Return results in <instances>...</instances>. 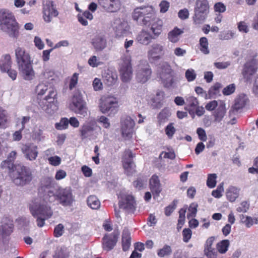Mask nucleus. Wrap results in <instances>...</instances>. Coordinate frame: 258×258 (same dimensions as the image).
<instances>
[{
    "label": "nucleus",
    "mask_w": 258,
    "mask_h": 258,
    "mask_svg": "<svg viewBox=\"0 0 258 258\" xmlns=\"http://www.w3.org/2000/svg\"><path fill=\"white\" fill-rule=\"evenodd\" d=\"M48 200L50 203L57 200L63 207L71 206L75 202V196L71 187L57 186L48 191Z\"/></svg>",
    "instance_id": "20e7f679"
},
{
    "label": "nucleus",
    "mask_w": 258,
    "mask_h": 258,
    "mask_svg": "<svg viewBox=\"0 0 258 258\" xmlns=\"http://www.w3.org/2000/svg\"><path fill=\"white\" fill-rule=\"evenodd\" d=\"M192 235L191 230L189 228H185L182 231L183 241L188 242L191 238Z\"/></svg>",
    "instance_id": "e2e57ef3"
},
{
    "label": "nucleus",
    "mask_w": 258,
    "mask_h": 258,
    "mask_svg": "<svg viewBox=\"0 0 258 258\" xmlns=\"http://www.w3.org/2000/svg\"><path fill=\"white\" fill-rule=\"evenodd\" d=\"M121 63L120 64L119 73L122 82H130L133 76V70L130 55H123L121 57Z\"/></svg>",
    "instance_id": "9b49d317"
},
{
    "label": "nucleus",
    "mask_w": 258,
    "mask_h": 258,
    "mask_svg": "<svg viewBox=\"0 0 258 258\" xmlns=\"http://www.w3.org/2000/svg\"><path fill=\"white\" fill-rule=\"evenodd\" d=\"M134 20L148 26L153 34L158 36L162 32L163 22L157 18L152 6L136 8L132 14Z\"/></svg>",
    "instance_id": "f257e3e1"
},
{
    "label": "nucleus",
    "mask_w": 258,
    "mask_h": 258,
    "mask_svg": "<svg viewBox=\"0 0 258 258\" xmlns=\"http://www.w3.org/2000/svg\"><path fill=\"white\" fill-rule=\"evenodd\" d=\"M249 204L246 201H243L241 203L240 206L237 208V211L238 212L245 213L249 209Z\"/></svg>",
    "instance_id": "338daca9"
},
{
    "label": "nucleus",
    "mask_w": 258,
    "mask_h": 258,
    "mask_svg": "<svg viewBox=\"0 0 258 258\" xmlns=\"http://www.w3.org/2000/svg\"><path fill=\"white\" fill-rule=\"evenodd\" d=\"M150 187L154 198L158 197L161 191V187L158 177L154 175L150 180Z\"/></svg>",
    "instance_id": "393cba45"
},
{
    "label": "nucleus",
    "mask_w": 258,
    "mask_h": 258,
    "mask_svg": "<svg viewBox=\"0 0 258 258\" xmlns=\"http://www.w3.org/2000/svg\"><path fill=\"white\" fill-rule=\"evenodd\" d=\"M68 254L66 250L62 248H57L55 254L53 255L54 258H67Z\"/></svg>",
    "instance_id": "13d9d810"
},
{
    "label": "nucleus",
    "mask_w": 258,
    "mask_h": 258,
    "mask_svg": "<svg viewBox=\"0 0 258 258\" xmlns=\"http://www.w3.org/2000/svg\"><path fill=\"white\" fill-rule=\"evenodd\" d=\"M257 69L258 64L257 61L255 59H251L245 63L242 74L247 83H251L253 76L257 71Z\"/></svg>",
    "instance_id": "2eb2a0df"
},
{
    "label": "nucleus",
    "mask_w": 258,
    "mask_h": 258,
    "mask_svg": "<svg viewBox=\"0 0 258 258\" xmlns=\"http://www.w3.org/2000/svg\"><path fill=\"white\" fill-rule=\"evenodd\" d=\"M153 39L150 33L146 30H143L137 36V41L143 45H147Z\"/></svg>",
    "instance_id": "cd10ccee"
},
{
    "label": "nucleus",
    "mask_w": 258,
    "mask_h": 258,
    "mask_svg": "<svg viewBox=\"0 0 258 258\" xmlns=\"http://www.w3.org/2000/svg\"><path fill=\"white\" fill-rule=\"evenodd\" d=\"M165 46L160 43H153L149 47L147 57L151 63L159 60L165 54Z\"/></svg>",
    "instance_id": "ddd939ff"
},
{
    "label": "nucleus",
    "mask_w": 258,
    "mask_h": 258,
    "mask_svg": "<svg viewBox=\"0 0 258 258\" xmlns=\"http://www.w3.org/2000/svg\"><path fill=\"white\" fill-rule=\"evenodd\" d=\"M122 246L123 251L128 250L131 246V237L127 231H124L122 233Z\"/></svg>",
    "instance_id": "79ce46f5"
},
{
    "label": "nucleus",
    "mask_w": 258,
    "mask_h": 258,
    "mask_svg": "<svg viewBox=\"0 0 258 258\" xmlns=\"http://www.w3.org/2000/svg\"><path fill=\"white\" fill-rule=\"evenodd\" d=\"M235 90V86L234 84H232L228 85L225 87L223 90V94L224 95H229L232 94Z\"/></svg>",
    "instance_id": "0e129e2a"
},
{
    "label": "nucleus",
    "mask_w": 258,
    "mask_h": 258,
    "mask_svg": "<svg viewBox=\"0 0 258 258\" xmlns=\"http://www.w3.org/2000/svg\"><path fill=\"white\" fill-rule=\"evenodd\" d=\"M0 29L11 37L17 38L19 35L18 23L14 15L8 11H0Z\"/></svg>",
    "instance_id": "39448f33"
},
{
    "label": "nucleus",
    "mask_w": 258,
    "mask_h": 258,
    "mask_svg": "<svg viewBox=\"0 0 258 258\" xmlns=\"http://www.w3.org/2000/svg\"><path fill=\"white\" fill-rule=\"evenodd\" d=\"M194 10L209 12V6L208 1L197 0Z\"/></svg>",
    "instance_id": "a19ab883"
},
{
    "label": "nucleus",
    "mask_w": 258,
    "mask_h": 258,
    "mask_svg": "<svg viewBox=\"0 0 258 258\" xmlns=\"http://www.w3.org/2000/svg\"><path fill=\"white\" fill-rule=\"evenodd\" d=\"M183 32V29H181L175 27L173 30L168 32L167 34V39L171 43H177L179 41L181 36Z\"/></svg>",
    "instance_id": "a878e982"
},
{
    "label": "nucleus",
    "mask_w": 258,
    "mask_h": 258,
    "mask_svg": "<svg viewBox=\"0 0 258 258\" xmlns=\"http://www.w3.org/2000/svg\"><path fill=\"white\" fill-rule=\"evenodd\" d=\"M240 189L233 186H230L226 191V197L231 202H234L238 197Z\"/></svg>",
    "instance_id": "473e14b6"
},
{
    "label": "nucleus",
    "mask_w": 258,
    "mask_h": 258,
    "mask_svg": "<svg viewBox=\"0 0 258 258\" xmlns=\"http://www.w3.org/2000/svg\"><path fill=\"white\" fill-rule=\"evenodd\" d=\"M98 5L106 12L115 13L121 8L120 0H98Z\"/></svg>",
    "instance_id": "f3484780"
},
{
    "label": "nucleus",
    "mask_w": 258,
    "mask_h": 258,
    "mask_svg": "<svg viewBox=\"0 0 258 258\" xmlns=\"http://www.w3.org/2000/svg\"><path fill=\"white\" fill-rule=\"evenodd\" d=\"M99 107L102 113L113 116L117 112L119 107L118 99L111 95H103L99 99Z\"/></svg>",
    "instance_id": "0eeeda50"
},
{
    "label": "nucleus",
    "mask_w": 258,
    "mask_h": 258,
    "mask_svg": "<svg viewBox=\"0 0 258 258\" xmlns=\"http://www.w3.org/2000/svg\"><path fill=\"white\" fill-rule=\"evenodd\" d=\"M56 96V91L54 89H50L48 95L39 103L40 106L48 114H53L57 109L55 101Z\"/></svg>",
    "instance_id": "1a4fd4ad"
},
{
    "label": "nucleus",
    "mask_w": 258,
    "mask_h": 258,
    "mask_svg": "<svg viewBox=\"0 0 258 258\" xmlns=\"http://www.w3.org/2000/svg\"><path fill=\"white\" fill-rule=\"evenodd\" d=\"M70 108L76 113L83 117L87 115L88 108L86 103L83 100L82 94L79 91L75 92L72 96Z\"/></svg>",
    "instance_id": "6e6552de"
},
{
    "label": "nucleus",
    "mask_w": 258,
    "mask_h": 258,
    "mask_svg": "<svg viewBox=\"0 0 258 258\" xmlns=\"http://www.w3.org/2000/svg\"><path fill=\"white\" fill-rule=\"evenodd\" d=\"M198 205L196 203H192L188 208L189 213L187 215V218L188 219L195 217L197 213V208Z\"/></svg>",
    "instance_id": "de8ad7c7"
},
{
    "label": "nucleus",
    "mask_w": 258,
    "mask_h": 258,
    "mask_svg": "<svg viewBox=\"0 0 258 258\" xmlns=\"http://www.w3.org/2000/svg\"><path fill=\"white\" fill-rule=\"evenodd\" d=\"M118 234L114 232L106 234L102 238V245L103 250L109 251L112 250L116 244Z\"/></svg>",
    "instance_id": "aec40b11"
},
{
    "label": "nucleus",
    "mask_w": 258,
    "mask_h": 258,
    "mask_svg": "<svg viewBox=\"0 0 258 258\" xmlns=\"http://www.w3.org/2000/svg\"><path fill=\"white\" fill-rule=\"evenodd\" d=\"M164 95L163 91L160 90L157 91L156 96L151 99V106L153 108H158L161 107V101L163 100Z\"/></svg>",
    "instance_id": "2f4dec72"
},
{
    "label": "nucleus",
    "mask_w": 258,
    "mask_h": 258,
    "mask_svg": "<svg viewBox=\"0 0 258 258\" xmlns=\"http://www.w3.org/2000/svg\"><path fill=\"white\" fill-rule=\"evenodd\" d=\"M216 178L217 175L216 174L213 173L208 175V179L207 180V185L209 187L212 188L216 186Z\"/></svg>",
    "instance_id": "6e6d98bb"
},
{
    "label": "nucleus",
    "mask_w": 258,
    "mask_h": 258,
    "mask_svg": "<svg viewBox=\"0 0 258 258\" xmlns=\"http://www.w3.org/2000/svg\"><path fill=\"white\" fill-rule=\"evenodd\" d=\"M186 101L187 104V106L186 107V108H187L188 107H191L194 109L199 105V102L197 98L192 96H189L186 97Z\"/></svg>",
    "instance_id": "8fccbe9b"
},
{
    "label": "nucleus",
    "mask_w": 258,
    "mask_h": 258,
    "mask_svg": "<svg viewBox=\"0 0 258 258\" xmlns=\"http://www.w3.org/2000/svg\"><path fill=\"white\" fill-rule=\"evenodd\" d=\"M17 153L16 151H12L8 155L7 160L3 161L2 163V166L5 167L7 166L8 168H10L11 166L12 168L14 166L13 165V162L16 158Z\"/></svg>",
    "instance_id": "c03bdc74"
},
{
    "label": "nucleus",
    "mask_w": 258,
    "mask_h": 258,
    "mask_svg": "<svg viewBox=\"0 0 258 258\" xmlns=\"http://www.w3.org/2000/svg\"><path fill=\"white\" fill-rule=\"evenodd\" d=\"M79 74L75 73L72 76L69 84V88L71 90L75 88L78 83Z\"/></svg>",
    "instance_id": "69168bd1"
},
{
    "label": "nucleus",
    "mask_w": 258,
    "mask_h": 258,
    "mask_svg": "<svg viewBox=\"0 0 258 258\" xmlns=\"http://www.w3.org/2000/svg\"><path fill=\"white\" fill-rule=\"evenodd\" d=\"M48 84V82L40 80L35 88V92L38 96H42L45 94L47 91H49L50 89H53L49 87Z\"/></svg>",
    "instance_id": "c756f323"
},
{
    "label": "nucleus",
    "mask_w": 258,
    "mask_h": 258,
    "mask_svg": "<svg viewBox=\"0 0 258 258\" xmlns=\"http://www.w3.org/2000/svg\"><path fill=\"white\" fill-rule=\"evenodd\" d=\"M41 185L46 188V199L48 200V191L53 188H57L55 187V182L52 177H44L41 180Z\"/></svg>",
    "instance_id": "7c9ffc66"
},
{
    "label": "nucleus",
    "mask_w": 258,
    "mask_h": 258,
    "mask_svg": "<svg viewBox=\"0 0 258 258\" xmlns=\"http://www.w3.org/2000/svg\"><path fill=\"white\" fill-rule=\"evenodd\" d=\"M69 125V120L67 118H62L59 122L56 123L55 127L58 130H62L67 128Z\"/></svg>",
    "instance_id": "5fc2aeb1"
},
{
    "label": "nucleus",
    "mask_w": 258,
    "mask_h": 258,
    "mask_svg": "<svg viewBox=\"0 0 258 258\" xmlns=\"http://www.w3.org/2000/svg\"><path fill=\"white\" fill-rule=\"evenodd\" d=\"M15 55L19 70L23 79L27 81L33 80L35 78V72L29 53L26 52L24 48L18 47L15 49Z\"/></svg>",
    "instance_id": "f03ea898"
},
{
    "label": "nucleus",
    "mask_w": 258,
    "mask_h": 258,
    "mask_svg": "<svg viewBox=\"0 0 258 258\" xmlns=\"http://www.w3.org/2000/svg\"><path fill=\"white\" fill-rule=\"evenodd\" d=\"M209 12L194 10V16L193 20L195 24H200L203 23L207 19Z\"/></svg>",
    "instance_id": "72a5a7b5"
},
{
    "label": "nucleus",
    "mask_w": 258,
    "mask_h": 258,
    "mask_svg": "<svg viewBox=\"0 0 258 258\" xmlns=\"http://www.w3.org/2000/svg\"><path fill=\"white\" fill-rule=\"evenodd\" d=\"M119 205L121 209H123L131 213L134 212L135 210V202L133 196L125 195L120 197Z\"/></svg>",
    "instance_id": "412c9836"
},
{
    "label": "nucleus",
    "mask_w": 258,
    "mask_h": 258,
    "mask_svg": "<svg viewBox=\"0 0 258 258\" xmlns=\"http://www.w3.org/2000/svg\"><path fill=\"white\" fill-rule=\"evenodd\" d=\"M88 206L93 210H97L100 207V202L97 197L94 195L90 196L87 200Z\"/></svg>",
    "instance_id": "58836bf2"
},
{
    "label": "nucleus",
    "mask_w": 258,
    "mask_h": 258,
    "mask_svg": "<svg viewBox=\"0 0 258 258\" xmlns=\"http://www.w3.org/2000/svg\"><path fill=\"white\" fill-rule=\"evenodd\" d=\"M88 63L91 67L93 68L97 67L101 64L99 58H98L95 55H93L90 57L88 60Z\"/></svg>",
    "instance_id": "4d7b16f0"
},
{
    "label": "nucleus",
    "mask_w": 258,
    "mask_h": 258,
    "mask_svg": "<svg viewBox=\"0 0 258 258\" xmlns=\"http://www.w3.org/2000/svg\"><path fill=\"white\" fill-rule=\"evenodd\" d=\"M172 252L171 247L165 244L163 247L157 250V254L160 257H169L171 255Z\"/></svg>",
    "instance_id": "ea45409f"
},
{
    "label": "nucleus",
    "mask_w": 258,
    "mask_h": 258,
    "mask_svg": "<svg viewBox=\"0 0 258 258\" xmlns=\"http://www.w3.org/2000/svg\"><path fill=\"white\" fill-rule=\"evenodd\" d=\"M13 221L10 220H6L0 226V237H4L9 235L13 231Z\"/></svg>",
    "instance_id": "bb28decb"
},
{
    "label": "nucleus",
    "mask_w": 258,
    "mask_h": 258,
    "mask_svg": "<svg viewBox=\"0 0 258 258\" xmlns=\"http://www.w3.org/2000/svg\"><path fill=\"white\" fill-rule=\"evenodd\" d=\"M44 127L42 125L36 127L33 131V138L38 142L43 141L45 136L43 133Z\"/></svg>",
    "instance_id": "e433bc0d"
},
{
    "label": "nucleus",
    "mask_w": 258,
    "mask_h": 258,
    "mask_svg": "<svg viewBox=\"0 0 258 258\" xmlns=\"http://www.w3.org/2000/svg\"><path fill=\"white\" fill-rule=\"evenodd\" d=\"M32 215L36 219L37 225L39 227H43L46 220L53 215V211L50 206L44 201L35 200L29 206Z\"/></svg>",
    "instance_id": "7ed1b4c3"
},
{
    "label": "nucleus",
    "mask_w": 258,
    "mask_h": 258,
    "mask_svg": "<svg viewBox=\"0 0 258 258\" xmlns=\"http://www.w3.org/2000/svg\"><path fill=\"white\" fill-rule=\"evenodd\" d=\"M135 122L130 116H126L122 119L121 122V130L122 136L125 139L132 137L133 133V128Z\"/></svg>",
    "instance_id": "a211bd4d"
},
{
    "label": "nucleus",
    "mask_w": 258,
    "mask_h": 258,
    "mask_svg": "<svg viewBox=\"0 0 258 258\" xmlns=\"http://www.w3.org/2000/svg\"><path fill=\"white\" fill-rule=\"evenodd\" d=\"M175 128L172 123H169L165 128V133L169 138L171 139L175 132Z\"/></svg>",
    "instance_id": "052dcab7"
},
{
    "label": "nucleus",
    "mask_w": 258,
    "mask_h": 258,
    "mask_svg": "<svg viewBox=\"0 0 258 258\" xmlns=\"http://www.w3.org/2000/svg\"><path fill=\"white\" fill-rule=\"evenodd\" d=\"M226 112L225 104L223 102H221L214 113L215 121L220 122L225 115Z\"/></svg>",
    "instance_id": "c85d7f7f"
},
{
    "label": "nucleus",
    "mask_w": 258,
    "mask_h": 258,
    "mask_svg": "<svg viewBox=\"0 0 258 258\" xmlns=\"http://www.w3.org/2000/svg\"><path fill=\"white\" fill-rule=\"evenodd\" d=\"M11 56L9 54L4 55L0 60V69L3 72H6L11 67Z\"/></svg>",
    "instance_id": "c9c22d12"
},
{
    "label": "nucleus",
    "mask_w": 258,
    "mask_h": 258,
    "mask_svg": "<svg viewBox=\"0 0 258 258\" xmlns=\"http://www.w3.org/2000/svg\"><path fill=\"white\" fill-rule=\"evenodd\" d=\"M48 161L50 165L54 166H57L60 164L61 159L59 157L54 156L49 157L48 158Z\"/></svg>",
    "instance_id": "680f3d73"
},
{
    "label": "nucleus",
    "mask_w": 258,
    "mask_h": 258,
    "mask_svg": "<svg viewBox=\"0 0 258 258\" xmlns=\"http://www.w3.org/2000/svg\"><path fill=\"white\" fill-rule=\"evenodd\" d=\"M93 89L95 91H98L103 89V84L100 79L95 78L92 83Z\"/></svg>",
    "instance_id": "bf43d9fd"
},
{
    "label": "nucleus",
    "mask_w": 258,
    "mask_h": 258,
    "mask_svg": "<svg viewBox=\"0 0 258 258\" xmlns=\"http://www.w3.org/2000/svg\"><path fill=\"white\" fill-rule=\"evenodd\" d=\"M55 74L54 71L50 69H46L43 72L39 75V80L48 82L50 84V81L54 79Z\"/></svg>",
    "instance_id": "f704fd0d"
},
{
    "label": "nucleus",
    "mask_w": 258,
    "mask_h": 258,
    "mask_svg": "<svg viewBox=\"0 0 258 258\" xmlns=\"http://www.w3.org/2000/svg\"><path fill=\"white\" fill-rule=\"evenodd\" d=\"M112 27L116 38H120L125 36L129 32V26L126 21L116 19L114 20L112 24Z\"/></svg>",
    "instance_id": "dca6fc26"
},
{
    "label": "nucleus",
    "mask_w": 258,
    "mask_h": 258,
    "mask_svg": "<svg viewBox=\"0 0 258 258\" xmlns=\"http://www.w3.org/2000/svg\"><path fill=\"white\" fill-rule=\"evenodd\" d=\"M8 121L7 112L0 107V127H5Z\"/></svg>",
    "instance_id": "603ef678"
},
{
    "label": "nucleus",
    "mask_w": 258,
    "mask_h": 258,
    "mask_svg": "<svg viewBox=\"0 0 258 258\" xmlns=\"http://www.w3.org/2000/svg\"><path fill=\"white\" fill-rule=\"evenodd\" d=\"M13 182L16 185L23 186L29 184L33 176L30 168L22 164L15 165L10 172Z\"/></svg>",
    "instance_id": "423d86ee"
},
{
    "label": "nucleus",
    "mask_w": 258,
    "mask_h": 258,
    "mask_svg": "<svg viewBox=\"0 0 258 258\" xmlns=\"http://www.w3.org/2000/svg\"><path fill=\"white\" fill-rule=\"evenodd\" d=\"M96 122L90 120L86 121L80 128V132L82 139L91 138L93 132L95 130Z\"/></svg>",
    "instance_id": "4be33fe9"
},
{
    "label": "nucleus",
    "mask_w": 258,
    "mask_h": 258,
    "mask_svg": "<svg viewBox=\"0 0 258 258\" xmlns=\"http://www.w3.org/2000/svg\"><path fill=\"white\" fill-rule=\"evenodd\" d=\"M91 43L96 51H100L106 47L107 40L104 35L99 34L92 39Z\"/></svg>",
    "instance_id": "5701e85b"
},
{
    "label": "nucleus",
    "mask_w": 258,
    "mask_h": 258,
    "mask_svg": "<svg viewBox=\"0 0 258 258\" xmlns=\"http://www.w3.org/2000/svg\"><path fill=\"white\" fill-rule=\"evenodd\" d=\"M21 151L24 157L30 161L35 160L38 154L37 146L31 143L23 144L21 147Z\"/></svg>",
    "instance_id": "6ab92c4d"
},
{
    "label": "nucleus",
    "mask_w": 258,
    "mask_h": 258,
    "mask_svg": "<svg viewBox=\"0 0 258 258\" xmlns=\"http://www.w3.org/2000/svg\"><path fill=\"white\" fill-rule=\"evenodd\" d=\"M235 36V33L232 31H227L224 32L219 36V38L221 40H229L233 38Z\"/></svg>",
    "instance_id": "774afa93"
},
{
    "label": "nucleus",
    "mask_w": 258,
    "mask_h": 258,
    "mask_svg": "<svg viewBox=\"0 0 258 258\" xmlns=\"http://www.w3.org/2000/svg\"><path fill=\"white\" fill-rule=\"evenodd\" d=\"M241 221L247 228H250L254 224H258V219L257 218H252L248 216L242 215Z\"/></svg>",
    "instance_id": "37998d69"
},
{
    "label": "nucleus",
    "mask_w": 258,
    "mask_h": 258,
    "mask_svg": "<svg viewBox=\"0 0 258 258\" xmlns=\"http://www.w3.org/2000/svg\"><path fill=\"white\" fill-rule=\"evenodd\" d=\"M173 71L167 63H164L161 67L158 75L164 86L169 88L173 85L174 80L172 75Z\"/></svg>",
    "instance_id": "f8f14e48"
},
{
    "label": "nucleus",
    "mask_w": 258,
    "mask_h": 258,
    "mask_svg": "<svg viewBox=\"0 0 258 258\" xmlns=\"http://www.w3.org/2000/svg\"><path fill=\"white\" fill-rule=\"evenodd\" d=\"M229 242L228 240H224L217 244V249L221 253H225L228 250Z\"/></svg>",
    "instance_id": "09e8293b"
},
{
    "label": "nucleus",
    "mask_w": 258,
    "mask_h": 258,
    "mask_svg": "<svg viewBox=\"0 0 258 258\" xmlns=\"http://www.w3.org/2000/svg\"><path fill=\"white\" fill-rule=\"evenodd\" d=\"M134 157V156L131 150H126L124 152L122 156V164L125 170L131 171L134 170L135 165L132 161V158Z\"/></svg>",
    "instance_id": "b1692460"
},
{
    "label": "nucleus",
    "mask_w": 258,
    "mask_h": 258,
    "mask_svg": "<svg viewBox=\"0 0 258 258\" xmlns=\"http://www.w3.org/2000/svg\"><path fill=\"white\" fill-rule=\"evenodd\" d=\"M171 112L169 109L165 108L159 114L158 118L160 123H163L170 116Z\"/></svg>",
    "instance_id": "a18cd8bd"
},
{
    "label": "nucleus",
    "mask_w": 258,
    "mask_h": 258,
    "mask_svg": "<svg viewBox=\"0 0 258 258\" xmlns=\"http://www.w3.org/2000/svg\"><path fill=\"white\" fill-rule=\"evenodd\" d=\"M152 71L149 63L141 60L136 68V79L138 83L144 84L149 81L152 76Z\"/></svg>",
    "instance_id": "9d476101"
},
{
    "label": "nucleus",
    "mask_w": 258,
    "mask_h": 258,
    "mask_svg": "<svg viewBox=\"0 0 258 258\" xmlns=\"http://www.w3.org/2000/svg\"><path fill=\"white\" fill-rule=\"evenodd\" d=\"M222 87L221 84L219 83H216L209 90V95L210 97H214L219 93V89Z\"/></svg>",
    "instance_id": "3c124183"
},
{
    "label": "nucleus",
    "mask_w": 258,
    "mask_h": 258,
    "mask_svg": "<svg viewBox=\"0 0 258 258\" xmlns=\"http://www.w3.org/2000/svg\"><path fill=\"white\" fill-rule=\"evenodd\" d=\"M185 77L189 82L195 81L197 77V74L192 69H187L185 73Z\"/></svg>",
    "instance_id": "864d4df0"
},
{
    "label": "nucleus",
    "mask_w": 258,
    "mask_h": 258,
    "mask_svg": "<svg viewBox=\"0 0 258 258\" xmlns=\"http://www.w3.org/2000/svg\"><path fill=\"white\" fill-rule=\"evenodd\" d=\"M42 7L43 19L46 23L51 22L53 18L58 15V12L51 0H43Z\"/></svg>",
    "instance_id": "4468645a"
},
{
    "label": "nucleus",
    "mask_w": 258,
    "mask_h": 258,
    "mask_svg": "<svg viewBox=\"0 0 258 258\" xmlns=\"http://www.w3.org/2000/svg\"><path fill=\"white\" fill-rule=\"evenodd\" d=\"M103 78L105 83L108 86H112L116 83L117 76L115 73L109 72L107 73H105L104 74Z\"/></svg>",
    "instance_id": "4c0bfd02"
},
{
    "label": "nucleus",
    "mask_w": 258,
    "mask_h": 258,
    "mask_svg": "<svg viewBox=\"0 0 258 258\" xmlns=\"http://www.w3.org/2000/svg\"><path fill=\"white\" fill-rule=\"evenodd\" d=\"M200 44L201 46L200 50L205 54H209V49L207 38L205 37H202L200 40Z\"/></svg>",
    "instance_id": "49530a36"
}]
</instances>
